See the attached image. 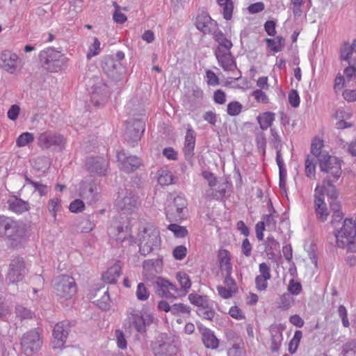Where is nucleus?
Listing matches in <instances>:
<instances>
[{"label": "nucleus", "mask_w": 356, "mask_h": 356, "mask_svg": "<svg viewBox=\"0 0 356 356\" xmlns=\"http://www.w3.org/2000/svg\"><path fill=\"white\" fill-rule=\"evenodd\" d=\"M187 248L184 245L177 246L172 252L173 257L177 260H182L186 255Z\"/></svg>", "instance_id": "680f3d73"}, {"label": "nucleus", "mask_w": 356, "mask_h": 356, "mask_svg": "<svg viewBox=\"0 0 356 356\" xmlns=\"http://www.w3.org/2000/svg\"><path fill=\"white\" fill-rule=\"evenodd\" d=\"M42 66L49 72H57L63 65V55L60 51L48 48L40 53Z\"/></svg>", "instance_id": "1a4fd4ad"}, {"label": "nucleus", "mask_w": 356, "mask_h": 356, "mask_svg": "<svg viewBox=\"0 0 356 356\" xmlns=\"http://www.w3.org/2000/svg\"><path fill=\"white\" fill-rule=\"evenodd\" d=\"M196 27L204 34L213 33L217 29V24L209 15L202 13L197 17Z\"/></svg>", "instance_id": "aec40b11"}, {"label": "nucleus", "mask_w": 356, "mask_h": 356, "mask_svg": "<svg viewBox=\"0 0 356 356\" xmlns=\"http://www.w3.org/2000/svg\"><path fill=\"white\" fill-rule=\"evenodd\" d=\"M102 67L104 72L115 81L121 80L125 72L124 67L120 62L110 56H105L103 58Z\"/></svg>", "instance_id": "4468645a"}, {"label": "nucleus", "mask_w": 356, "mask_h": 356, "mask_svg": "<svg viewBox=\"0 0 356 356\" xmlns=\"http://www.w3.org/2000/svg\"><path fill=\"white\" fill-rule=\"evenodd\" d=\"M18 56L16 54L9 51H4L0 54V66L7 71L13 74L17 69Z\"/></svg>", "instance_id": "4be33fe9"}, {"label": "nucleus", "mask_w": 356, "mask_h": 356, "mask_svg": "<svg viewBox=\"0 0 356 356\" xmlns=\"http://www.w3.org/2000/svg\"><path fill=\"white\" fill-rule=\"evenodd\" d=\"M168 283V280L159 277L155 282V286L159 296L170 299L172 295L169 291Z\"/></svg>", "instance_id": "c756f323"}, {"label": "nucleus", "mask_w": 356, "mask_h": 356, "mask_svg": "<svg viewBox=\"0 0 356 356\" xmlns=\"http://www.w3.org/2000/svg\"><path fill=\"white\" fill-rule=\"evenodd\" d=\"M294 302V299L290 293H286L280 296L277 307L282 310L289 309Z\"/></svg>", "instance_id": "58836bf2"}, {"label": "nucleus", "mask_w": 356, "mask_h": 356, "mask_svg": "<svg viewBox=\"0 0 356 356\" xmlns=\"http://www.w3.org/2000/svg\"><path fill=\"white\" fill-rule=\"evenodd\" d=\"M270 212L269 214H266L263 216L262 221H264V226H267L270 229H275L276 227V218H277V215L275 216L274 213L275 211L272 207V203H270Z\"/></svg>", "instance_id": "de8ad7c7"}, {"label": "nucleus", "mask_w": 356, "mask_h": 356, "mask_svg": "<svg viewBox=\"0 0 356 356\" xmlns=\"http://www.w3.org/2000/svg\"><path fill=\"white\" fill-rule=\"evenodd\" d=\"M227 184L222 183L219 184L217 189L209 188L206 191V196L210 199L220 200L225 195L227 190Z\"/></svg>", "instance_id": "72a5a7b5"}, {"label": "nucleus", "mask_w": 356, "mask_h": 356, "mask_svg": "<svg viewBox=\"0 0 356 356\" xmlns=\"http://www.w3.org/2000/svg\"><path fill=\"white\" fill-rule=\"evenodd\" d=\"M115 12L113 15V20L118 24H123L127 21L126 15L120 11V7L114 2Z\"/></svg>", "instance_id": "13d9d810"}, {"label": "nucleus", "mask_w": 356, "mask_h": 356, "mask_svg": "<svg viewBox=\"0 0 356 356\" xmlns=\"http://www.w3.org/2000/svg\"><path fill=\"white\" fill-rule=\"evenodd\" d=\"M34 140V136L32 133L24 132L19 136L16 140V145L17 147H24Z\"/></svg>", "instance_id": "c03bdc74"}, {"label": "nucleus", "mask_w": 356, "mask_h": 356, "mask_svg": "<svg viewBox=\"0 0 356 356\" xmlns=\"http://www.w3.org/2000/svg\"><path fill=\"white\" fill-rule=\"evenodd\" d=\"M302 337V333L300 330H296L292 339L290 341L289 344V351L291 354L296 353L300 341Z\"/></svg>", "instance_id": "49530a36"}, {"label": "nucleus", "mask_w": 356, "mask_h": 356, "mask_svg": "<svg viewBox=\"0 0 356 356\" xmlns=\"http://www.w3.org/2000/svg\"><path fill=\"white\" fill-rule=\"evenodd\" d=\"M242 110V105L238 102H232L228 104L227 112L231 116L238 115Z\"/></svg>", "instance_id": "6e6d98bb"}, {"label": "nucleus", "mask_w": 356, "mask_h": 356, "mask_svg": "<svg viewBox=\"0 0 356 356\" xmlns=\"http://www.w3.org/2000/svg\"><path fill=\"white\" fill-rule=\"evenodd\" d=\"M218 261L222 274H232V265L229 257V252L227 250H221L218 253Z\"/></svg>", "instance_id": "cd10ccee"}, {"label": "nucleus", "mask_w": 356, "mask_h": 356, "mask_svg": "<svg viewBox=\"0 0 356 356\" xmlns=\"http://www.w3.org/2000/svg\"><path fill=\"white\" fill-rule=\"evenodd\" d=\"M99 52L100 42L97 38H95L93 44L89 47L87 58L90 59L91 57L98 55Z\"/></svg>", "instance_id": "bf43d9fd"}, {"label": "nucleus", "mask_w": 356, "mask_h": 356, "mask_svg": "<svg viewBox=\"0 0 356 356\" xmlns=\"http://www.w3.org/2000/svg\"><path fill=\"white\" fill-rule=\"evenodd\" d=\"M127 321L129 327H133L136 332L145 337L147 328L154 322V316L152 313L140 311L135 309H129L127 313Z\"/></svg>", "instance_id": "39448f33"}, {"label": "nucleus", "mask_w": 356, "mask_h": 356, "mask_svg": "<svg viewBox=\"0 0 356 356\" xmlns=\"http://www.w3.org/2000/svg\"><path fill=\"white\" fill-rule=\"evenodd\" d=\"M86 165L90 173L99 175H104L108 168V162L102 157L89 158Z\"/></svg>", "instance_id": "412c9836"}, {"label": "nucleus", "mask_w": 356, "mask_h": 356, "mask_svg": "<svg viewBox=\"0 0 356 356\" xmlns=\"http://www.w3.org/2000/svg\"><path fill=\"white\" fill-rule=\"evenodd\" d=\"M61 209L60 200L58 197H54L49 201L48 209L52 214L54 220L56 219V213Z\"/></svg>", "instance_id": "603ef678"}, {"label": "nucleus", "mask_w": 356, "mask_h": 356, "mask_svg": "<svg viewBox=\"0 0 356 356\" xmlns=\"http://www.w3.org/2000/svg\"><path fill=\"white\" fill-rule=\"evenodd\" d=\"M195 138L196 134L195 131L190 125H188L185 136V141L183 148L184 154L186 160L192 159L194 156Z\"/></svg>", "instance_id": "5701e85b"}, {"label": "nucleus", "mask_w": 356, "mask_h": 356, "mask_svg": "<svg viewBox=\"0 0 356 356\" xmlns=\"http://www.w3.org/2000/svg\"><path fill=\"white\" fill-rule=\"evenodd\" d=\"M214 40L219 44L218 47L225 48L227 51H229L232 47V42L228 40L224 33L216 29V30L213 33Z\"/></svg>", "instance_id": "f704fd0d"}, {"label": "nucleus", "mask_w": 356, "mask_h": 356, "mask_svg": "<svg viewBox=\"0 0 356 356\" xmlns=\"http://www.w3.org/2000/svg\"><path fill=\"white\" fill-rule=\"evenodd\" d=\"M197 313L200 317L207 320H212L216 315L215 312L207 306L198 308Z\"/></svg>", "instance_id": "4d7b16f0"}, {"label": "nucleus", "mask_w": 356, "mask_h": 356, "mask_svg": "<svg viewBox=\"0 0 356 356\" xmlns=\"http://www.w3.org/2000/svg\"><path fill=\"white\" fill-rule=\"evenodd\" d=\"M275 119V113L269 111L257 116L258 123L262 130H266L270 127Z\"/></svg>", "instance_id": "2f4dec72"}, {"label": "nucleus", "mask_w": 356, "mask_h": 356, "mask_svg": "<svg viewBox=\"0 0 356 356\" xmlns=\"http://www.w3.org/2000/svg\"><path fill=\"white\" fill-rule=\"evenodd\" d=\"M199 331L202 334V341L206 348L216 349L218 347L219 340L214 332L205 327H199Z\"/></svg>", "instance_id": "a878e982"}, {"label": "nucleus", "mask_w": 356, "mask_h": 356, "mask_svg": "<svg viewBox=\"0 0 356 356\" xmlns=\"http://www.w3.org/2000/svg\"><path fill=\"white\" fill-rule=\"evenodd\" d=\"M7 204L8 209L17 214H21L30 209L29 203L27 201H24L15 195L8 200Z\"/></svg>", "instance_id": "bb28decb"}, {"label": "nucleus", "mask_w": 356, "mask_h": 356, "mask_svg": "<svg viewBox=\"0 0 356 356\" xmlns=\"http://www.w3.org/2000/svg\"><path fill=\"white\" fill-rule=\"evenodd\" d=\"M79 195L88 204H93L99 199V185L97 181L92 178H86L79 184Z\"/></svg>", "instance_id": "9b49d317"}, {"label": "nucleus", "mask_w": 356, "mask_h": 356, "mask_svg": "<svg viewBox=\"0 0 356 356\" xmlns=\"http://www.w3.org/2000/svg\"><path fill=\"white\" fill-rule=\"evenodd\" d=\"M20 344L23 353L26 356H32L40 350L42 340L38 332L32 330L22 335Z\"/></svg>", "instance_id": "6e6552de"}, {"label": "nucleus", "mask_w": 356, "mask_h": 356, "mask_svg": "<svg viewBox=\"0 0 356 356\" xmlns=\"http://www.w3.org/2000/svg\"><path fill=\"white\" fill-rule=\"evenodd\" d=\"M266 42L268 47L274 52L282 51L285 46V40L281 36H276L275 38H266Z\"/></svg>", "instance_id": "c9c22d12"}, {"label": "nucleus", "mask_w": 356, "mask_h": 356, "mask_svg": "<svg viewBox=\"0 0 356 356\" xmlns=\"http://www.w3.org/2000/svg\"><path fill=\"white\" fill-rule=\"evenodd\" d=\"M341 59L348 62V67L343 70V75L338 73L334 79V90L341 92L343 88L351 87L356 79V40L350 46H346L341 51Z\"/></svg>", "instance_id": "f257e3e1"}, {"label": "nucleus", "mask_w": 356, "mask_h": 356, "mask_svg": "<svg viewBox=\"0 0 356 356\" xmlns=\"http://www.w3.org/2000/svg\"><path fill=\"white\" fill-rule=\"evenodd\" d=\"M289 102L293 108H297L300 105V96L296 90H291L289 93Z\"/></svg>", "instance_id": "052dcab7"}, {"label": "nucleus", "mask_w": 356, "mask_h": 356, "mask_svg": "<svg viewBox=\"0 0 356 356\" xmlns=\"http://www.w3.org/2000/svg\"><path fill=\"white\" fill-rule=\"evenodd\" d=\"M190 302L199 308H202L207 305V296H200L197 293H191L188 295Z\"/></svg>", "instance_id": "37998d69"}, {"label": "nucleus", "mask_w": 356, "mask_h": 356, "mask_svg": "<svg viewBox=\"0 0 356 356\" xmlns=\"http://www.w3.org/2000/svg\"><path fill=\"white\" fill-rule=\"evenodd\" d=\"M207 83L209 86H217L219 84V79L217 75L211 70L206 72Z\"/></svg>", "instance_id": "774afa93"}, {"label": "nucleus", "mask_w": 356, "mask_h": 356, "mask_svg": "<svg viewBox=\"0 0 356 356\" xmlns=\"http://www.w3.org/2000/svg\"><path fill=\"white\" fill-rule=\"evenodd\" d=\"M319 191H321V187L318 186L315 189V211L318 219L320 220L321 221L324 222L327 220L329 213L327 211L326 204L324 202V200L321 197L323 194L318 195Z\"/></svg>", "instance_id": "393cba45"}, {"label": "nucleus", "mask_w": 356, "mask_h": 356, "mask_svg": "<svg viewBox=\"0 0 356 356\" xmlns=\"http://www.w3.org/2000/svg\"><path fill=\"white\" fill-rule=\"evenodd\" d=\"M323 147V140L319 138H315L312 143L311 145V156L320 159L321 156L326 152H321V149Z\"/></svg>", "instance_id": "a19ab883"}, {"label": "nucleus", "mask_w": 356, "mask_h": 356, "mask_svg": "<svg viewBox=\"0 0 356 356\" xmlns=\"http://www.w3.org/2000/svg\"><path fill=\"white\" fill-rule=\"evenodd\" d=\"M271 346L270 350L273 352H277L281 345L282 341V332L277 327L271 328Z\"/></svg>", "instance_id": "e433bc0d"}, {"label": "nucleus", "mask_w": 356, "mask_h": 356, "mask_svg": "<svg viewBox=\"0 0 356 356\" xmlns=\"http://www.w3.org/2000/svg\"><path fill=\"white\" fill-rule=\"evenodd\" d=\"M54 289L60 300L71 299L76 292L74 279L65 275L58 276L54 279Z\"/></svg>", "instance_id": "0eeeda50"}, {"label": "nucleus", "mask_w": 356, "mask_h": 356, "mask_svg": "<svg viewBox=\"0 0 356 356\" xmlns=\"http://www.w3.org/2000/svg\"><path fill=\"white\" fill-rule=\"evenodd\" d=\"M341 353L343 356H356V340H351L343 344Z\"/></svg>", "instance_id": "09e8293b"}, {"label": "nucleus", "mask_w": 356, "mask_h": 356, "mask_svg": "<svg viewBox=\"0 0 356 356\" xmlns=\"http://www.w3.org/2000/svg\"><path fill=\"white\" fill-rule=\"evenodd\" d=\"M0 236H6L12 247L17 248L26 238V225L23 222L4 216H0Z\"/></svg>", "instance_id": "7ed1b4c3"}, {"label": "nucleus", "mask_w": 356, "mask_h": 356, "mask_svg": "<svg viewBox=\"0 0 356 356\" xmlns=\"http://www.w3.org/2000/svg\"><path fill=\"white\" fill-rule=\"evenodd\" d=\"M91 86L90 101L94 106H103L109 97V90L107 85L99 77H94Z\"/></svg>", "instance_id": "9d476101"}, {"label": "nucleus", "mask_w": 356, "mask_h": 356, "mask_svg": "<svg viewBox=\"0 0 356 356\" xmlns=\"http://www.w3.org/2000/svg\"><path fill=\"white\" fill-rule=\"evenodd\" d=\"M302 290V286L300 283L295 282L293 280H291L288 286V291L291 295H298Z\"/></svg>", "instance_id": "338daca9"}, {"label": "nucleus", "mask_w": 356, "mask_h": 356, "mask_svg": "<svg viewBox=\"0 0 356 356\" xmlns=\"http://www.w3.org/2000/svg\"><path fill=\"white\" fill-rule=\"evenodd\" d=\"M70 330V324L68 321L58 323L53 330L52 346L54 348H60L64 346L65 340Z\"/></svg>", "instance_id": "dca6fc26"}, {"label": "nucleus", "mask_w": 356, "mask_h": 356, "mask_svg": "<svg viewBox=\"0 0 356 356\" xmlns=\"http://www.w3.org/2000/svg\"><path fill=\"white\" fill-rule=\"evenodd\" d=\"M316 159L308 155L305 161V173L309 177L315 176Z\"/></svg>", "instance_id": "79ce46f5"}, {"label": "nucleus", "mask_w": 356, "mask_h": 356, "mask_svg": "<svg viewBox=\"0 0 356 356\" xmlns=\"http://www.w3.org/2000/svg\"><path fill=\"white\" fill-rule=\"evenodd\" d=\"M145 131V122L141 120H134L129 122L124 134L126 140L129 142L138 141Z\"/></svg>", "instance_id": "f3484780"}, {"label": "nucleus", "mask_w": 356, "mask_h": 356, "mask_svg": "<svg viewBox=\"0 0 356 356\" xmlns=\"http://www.w3.org/2000/svg\"><path fill=\"white\" fill-rule=\"evenodd\" d=\"M138 240L140 253L147 255L160 245V232L153 224H147L140 230Z\"/></svg>", "instance_id": "20e7f679"}, {"label": "nucleus", "mask_w": 356, "mask_h": 356, "mask_svg": "<svg viewBox=\"0 0 356 356\" xmlns=\"http://www.w3.org/2000/svg\"><path fill=\"white\" fill-rule=\"evenodd\" d=\"M319 167L322 172L327 174L324 178L321 191L326 193L327 196H336V188L333 183L339 179L341 175L340 161L335 156L327 153H323L318 159Z\"/></svg>", "instance_id": "f03ea898"}, {"label": "nucleus", "mask_w": 356, "mask_h": 356, "mask_svg": "<svg viewBox=\"0 0 356 356\" xmlns=\"http://www.w3.org/2000/svg\"><path fill=\"white\" fill-rule=\"evenodd\" d=\"M118 160L120 163L121 169L130 173L135 171L141 164L140 159L136 156H127L124 151H120L117 154Z\"/></svg>", "instance_id": "a211bd4d"}, {"label": "nucleus", "mask_w": 356, "mask_h": 356, "mask_svg": "<svg viewBox=\"0 0 356 356\" xmlns=\"http://www.w3.org/2000/svg\"><path fill=\"white\" fill-rule=\"evenodd\" d=\"M15 313L17 317L21 319H30L33 316V313L29 309L19 305L16 307Z\"/></svg>", "instance_id": "5fc2aeb1"}, {"label": "nucleus", "mask_w": 356, "mask_h": 356, "mask_svg": "<svg viewBox=\"0 0 356 356\" xmlns=\"http://www.w3.org/2000/svg\"><path fill=\"white\" fill-rule=\"evenodd\" d=\"M115 237V240L120 243H127L129 245L135 243V238L132 235L131 227L127 222L118 226Z\"/></svg>", "instance_id": "b1692460"}, {"label": "nucleus", "mask_w": 356, "mask_h": 356, "mask_svg": "<svg viewBox=\"0 0 356 356\" xmlns=\"http://www.w3.org/2000/svg\"><path fill=\"white\" fill-rule=\"evenodd\" d=\"M256 142L258 149L261 152H265L266 139L265 134L263 132H260L257 134Z\"/></svg>", "instance_id": "0e129e2a"}, {"label": "nucleus", "mask_w": 356, "mask_h": 356, "mask_svg": "<svg viewBox=\"0 0 356 356\" xmlns=\"http://www.w3.org/2000/svg\"><path fill=\"white\" fill-rule=\"evenodd\" d=\"M28 270L26 266L24 259L22 257H15L13 259L9 265L6 280L10 283H17L22 281L27 274Z\"/></svg>", "instance_id": "2eb2a0df"}, {"label": "nucleus", "mask_w": 356, "mask_h": 356, "mask_svg": "<svg viewBox=\"0 0 356 356\" xmlns=\"http://www.w3.org/2000/svg\"><path fill=\"white\" fill-rule=\"evenodd\" d=\"M136 296L137 299L140 301H145L149 298V291L144 283L140 282L138 284Z\"/></svg>", "instance_id": "3c124183"}, {"label": "nucleus", "mask_w": 356, "mask_h": 356, "mask_svg": "<svg viewBox=\"0 0 356 356\" xmlns=\"http://www.w3.org/2000/svg\"><path fill=\"white\" fill-rule=\"evenodd\" d=\"M186 200L177 195L165 207V216L168 221H179L184 218V211L186 209Z\"/></svg>", "instance_id": "f8f14e48"}, {"label": "nucleus", "mask_w": 356, "mask_h": 356, "mask_svg": "<svg viewBox=\"0 0 356 356\" xmlns=\"http://www.w3.org/2000/svg\"><path fill=\"white\" fill-rule=\"evenodd\" d=\"M191 312V307L188 305H186L183 303H176L172 305V315H178L180 314H189Z\"/></svg>", "instance_id": "864d4df0"}, {"label": "nucleus", "mask_w": 356, "mask_h": 356, "mask_svg": "<svg viewBox=\"0 0 356 356\" xmlns=\"http://www.w3.org/2000/svg\"><path fill=\"white\" fill-rule=\"evenodd\" d=\"M176 278L179 283L181 294L184 296H186L191 286L189 276L185 273L178 272L176 275Z\"/></svg>", "instance_id": "7c9ffc66"}, {"label": "nucleus", "mask_w": 356, "mask_h": 356, "mask_svg": "<svg viewBox=\"0 0 356 356\" xmlns=\"http://www.w3.org/2000/svg\"><path fill=\"white\" fill-rule=\"evenodd\" d=\"M168 229L173 232L175 236L177 238H184L188 234L185 227L180 226L175 223L170 224L168 226Z\"/></svg>", "instance_id": "a18cd8bd"}, {"label": "nucleus", "mask_w": 356, "mask_h": 356, "mask_svg": "<svg viewBox=\"0 0 356 356\" xmlns=\"http://www.w3.org/2000/svg\"><path fill=\"white\" fill-rule=\"evenodd\" d=\"M217 2L221 9L223 17L226 20L231 19L234 10L232 0H217Z\"/></svg>", "instance_id": "473e14b6"}, {"label": "nucleus", "mask_w": 356, "mask_h": 356, "mask_svg": "<svg viewBox=\"0 0 356 356\" xmlns=\"http://www.w3.org/2000/svg\"><path fill=\"white\" fill-rule=\"evenodd\" d=\"M84 207L85 204L83 202L77 199L70 203L69 209L72 213H79L82 211L84 209Z\"/></svg>", "instance_id": "e2e57ef3"}, {"label": "nucleus", "mask_w": 356, "mask_h": 356, "mask_svg": "<svg viewBox=\"0 0 356 356\" xmlns=\"http://www.w3.org/2000/svg\"><path fill=\"white\" fill-rule=\"evenodd\" d=\"M215 56L219 65L225 71H232L236 67L229 51L226 52L222 49H220V47H218L215 51Z\"/></svg>", "instance_id": "6ab92c4d"}, {"label": "nucleus", "mask_w": 356, "mask_h": 356, "mask_svg": "<svg viewBox=\"0 0 356 356\" xmlns=\"http://www.w3.org/2000/svg\"><path fill=\"white\" fill-rule=\"evenodd\" d=\"M158 182L161 186H168L173 183L174 177L170 171L160 170L158 171Z\"/></svg>", "instance_id": "ea45409f"}, {"label": "nucleus", "mask_w": 356, "mask_h": 356, "mask_svg": "<svg viewBox=\"0 0 356 356\" xmlns=\"http://www.w3.org/2000/svg\"><path fill=\"white\" fill-rule=\"evenodd\" d=\"M65 144L63 135L53 131H45L40 133L38 138V145L42 149L58 147L62 148Z\"/></svg>", "instance_id": "ddd939ff"}, {"label": "nucleus", "mask_w": 356, "mask_h": 356, "mask_svg": "<svg viewBox=\"0 0 356 356\" xmlns=\"http://www.w3.org/2000/svg\"><path fill=\"white\" fill-rule=\"evenodd\" d=\"M191 101H194L191 105V109L194 110L195 108L199 107L203 99V91L198 88L193 89Z\"/></svg>", "instance_id": "8fccbe9b"}, {"label": "nucleus", "mask_w": 356, "mask_h": 356, "mask_svg": "<svg viewBox=\"0 0 356 356\" xmlns=\"http://www.w3.org/2000/svg\"><path fill=\"white\" fill-rule=\"evenodd\" d=\"M140 205V200L135 188H125L118 193L115 207L124 213H132Z\"/></svg>", "instance_id": "423d86ee"}, {"label": "nucleus", "mask_w": 356, "mask_h": 356, "mask_svg": "<svg viewBox=\"0 0 356 356\" xmlns=\"http://www.w3.org/2000/svg\"><path fill=\"white\" fill-rule=\"evenodd\" d=\"M265 252L267 255H274L275 252L279 251L280 243L275 238L270 235L264 242Z\"/></svg>", "instance_id": "4c0bfd02"}, {"label": "nucleus", "mask_w": 356, "mask_h": 356, "mask_svg": "<svg viewBox=\"0 0 356 356\" xmlns=\"http://www.w3.org/2000/svg\"><path fill=\"white\" fill-rule=\"evenodd\" d=\"M115 337L118 348L121 349H125L127 348V343L122 331L120 330H116Z\"/></svg>", "instance_id": "69168bd1"}, {"label": "nucleus", "mask_w": 356, "mask_h": 356, "mask_svg": "<svg viewBox=\"0 0 356 356\" xmlns=\"http://www.w3.org/2000/svg\"><path fill=\"white\" fill-rule=\"evenodd\" d=\"M121 268L120 262H116L102 275L104 281L109 284L115 283L120 275Z\"/></svg>", "instance_id": "c85d7f7f"}]
</instances>
